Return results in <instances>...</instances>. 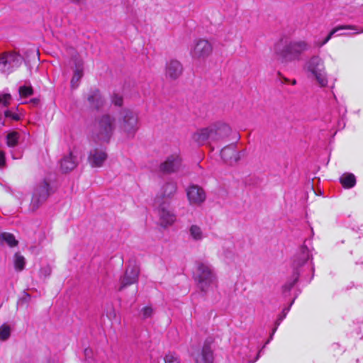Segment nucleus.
<instances>
[{
	"label": "nucleus",
	"instance_id": "f257e3e1",
	"mask_svg": "<svg viewBox=\"0 0 363 363\" xmlns=\"http://www.w3.org/2000/svg\"><path fill=\"white\" fill-rule=\"evenodd\" d=\"M230 126L222 121H216L206 127L201 128L191 136L192 143L197 146H211L213 144L224 141L231 133Z\"/></svg>",
	"mask_w": 363,
	"mask_h": 363
},
{
	"label": "nucleus",
	"instance_id": "f03ea898",
	"mask_svg": "<svg viewBox=\"0 0 363 363\" xmlns=\"http://www.w3.org/2000/svg\"><path fill=\"white\" fill-rule=\"evenodd\" d=\"M117 127V118L110 113H104L95 119L92 138L98 143H108Z\"/></svg>",
	"mask_w": 363,
	"mask_h": 363
},
{
	"label": "nucleus",
	"instance_id": "7ed1b4c3",
	"mask_svg": "<svg viewBox=\"0 0 363 363\" xmlns=\"http://www.w3.org/2000/svg\"><path fill=\"white\" fill-rule=\"evenodd\" d=\"M279 46L277 45L276 52L281 57L282 63L298 60L301 55L309 48V45L304 40H286L282 49Z\"/></svg>",
	"mask_w": 363,
	"mask_h": 363
},
{
	"label": "nucleus",
	"instance_id": "20e7f679",
	"mask_svg": "<svg viewBox=\"0 0 363 363\" xmlns=\"http://www.w3.org/2000/svg\"><path fill=\"white\" fill-rule=\"evenodd\" d=\"M305 69L315 79L320 87L328 86V80L323 60L319 56H313L305 65Z\"/></svg>",
	"mask_w": 363,
	"mask_h": 363
},
{
	"label": "nucleus",
	"instance_id": "39448f33",
	"mask_svg": "<svg viewBox=\"0 0 363 363\" xmlns=\"http://www.w3.org/2000/svg\"><path fill=\"white\" fill-rule=\"evenodd\" d=\"M195 279L199 288L203 292L208 291L216 283V277L212 267L204 262L197 264Z\"/></svg>",
	"mask_w": 363,
	"mask_h": 363
},
{
	"label": "nucleus",
	"instance_id": "423d86ee",
	"mask_svg": "<svg viewBox=\"0 0 363 363\" xmlns=\"http://www.w3.org/2000/svg\"><path fill=\"white\" fill-rule=\"evenodd\" d=\"M120 129L128 137L133 138L139 128L138 116L136 113L130 109L120 111L117 123Z\"/></svg>",
	"mask_w": 363,
	"mask_h": 363
},
{
	"label": "nucleus",
	"instance_id": "0eeeda50",
	"mask_svg": "<svg viewBox=\"0 0 363 363\" xmlns=\"http://www.w3.org/2000/svg\"><path fill=\"white\" fill-rule=\"evenodd\" d=\"M155 206L157 209L159 224L167 228L174 223L176 215L170 201H163L160 197H155Z\"/></svg>",
	"mask_w": 363,
	"mask_h": 363
},
{
	"label": "nucleus",
	"instance_id": "6e6552de",
	"mask_svg": "<svg viewBox=\"0 0 363 363\" xmlns=\"http://www.w3.org/2000/svg\"><path fill=\"white\" fill-rule=\"evenodd\" d=\"M23 61V57L16 52H4L0 54V72L9 74L19 67Z\"/></svg>",
	"mask_w": 363,
	"mask_h": 363
},
{
	"label": "nucleus",
	"instance_id": "1a4fd4ad",
	"mask_svg": "<svg viewBox=\"0 0 363 363\" xmlns=\"http://www.w3.org/2000/svg\"><path fill=\"white\" fill-rule=\"evenodd\" d=\"M50 194V184L46 180H43L38 183L33 191L31 200V208L36 210L43 204Z\"/></svg>",
	"mask_w": 363,
	"mask_h": 363
},
{
	"label": "nucleus",
	"instance_id": "9d476101",
	"mask_svg": "<svg viewBox=\"0 0 363 363\" xmlns=\"http://www.w3.org/2000/svg\"><path fill=\"white\" fill-rule=\"evenodd\" d=\"M212 51L213 47L207 40L199 39L192 46L190 53L193 59L204 60L211 54Z\"/></svg>",
	"mask_w": 363,
	"mask_h": 363
},
{
	"label": "nucleus",
	"instance_id": "9b49d317",
	"mask_svg": "<svg viewBox=\"0 0 363 363\" xmlns=\"http://www.w3.org/2000/svg\"><path fill=\"white\" fill-rule=\"evenodd\" d=\"M186 196L189 204L195 206H201L206 199L204 189L199 185H190L186 189Z\"/></svg>",
	"mask_w": 363,
	"mask_h": 363
},
{
	"label": "nucleus",
	"instance_id": "f8f14e48",
	"mask_svg": "<svg viewBox=\"0 0 363 363\" xmlns=\"http://www.w3.org/2000/svg\"><path fill=\"white\" fill-rule=\"evenodd\" d=\"M181 162L182 160L179 155H171L164 162L160 163L158 167V172L163 174L174 173L179 169Z\"/></svg>",
	"mask_w": 363,
	"mask_h": 363
},
{
	"label": "nucleus",
	"instance_id": "ddd939ff",
	"mask_svg": "<svg viewBox=\"0 0 363 363\" xmlns=\"http://www.w3.org/2000/svg\"><path fill=\"white\" fill-rule=\"evenodd\" d=\"M212 340L207 339L203 346L201 352H193L191 354L196 363H213V352L211 349Z\"/></svg>",
	"mask_w": 363,
	"mask_h": 363
},
{
	"label": "nucleus",
	"instance_id": "4468645a",
	"mask_svg": "<svg viewBox=\"0 0 363 363\" xmlns=\"http://www.w3.org/2000/svg\"><path fill=\"white\" fill-rule=\"evenodd\" d=\"M139 273L140 269L136 264H129L126 268L124 275L120 279L119 291L123 290L127 286L135 283L138 281Z\"/></svg>",
	"mask_w": 363,
	"mask_h": 363
},
{
	"label": "nucleus",
	"instance_id": "2eb2a0df",
	"mask_svg": "<svg viewBox=\"0 0 363 363\" xmlns=\"http://www.w3.org/2000/svg\"><path fill=\"white\" fill-rule=\"evenodd\" d=\"M183 72V66L180 62L171 60L167 62L165 67V77L170 80L177 79Z\"/></svg>",
	"mask_w": 363,
	"mask_h": 363
},
{
	"label": "nucleus",
	"instance_id": "dca6fc26",
	"mask_svg": "<svg viewBox=\"0 0 363 363\" xmlns=\"http://www.w3.org/2000/svg\"><path fill=\"white\" fill-rule=\"evenodd\" d=\"M107 159V153L103 148H94L90 150L88 162L92 167H101Z\"/></svg>",
	"mask_w": 363,
	"mask_h": 363
},
{
	"label": "nucleus",
	"instance_id": "f3484780",
	"mask_svg": "<svg viewBox=\"0 0 363 363\" xmlns=\"http://www.w3.org/2000/svg\"><path fill=\"white\" fill-rule=\"evenodd\" d=\"M74 65V70L72 78L71 79V86L75 89L78 86L79 82L84 75V62L79 55L72 57Z\"/></svg>",
	"mask_w": 363,
	"mask_h": 363
},
{
	"label": "nucleus",
	"instance_id": "a211bd4d",
	"mask_svg": "<svg viewBox=\"0 0 363 363\" xmlns=\"http://www.w3.org/2000/svg\"><path fill=\"white\" fill-rule=\"evenodd\" d=\"M177 191V184L172 180L167 181L161 187L156 197H160L163 201H170Z\"/></svg>",
	"mask_w": 363,
	"mask_h": 363
},
{
	"label": "nucleus",
	"instance_id": "6ab92c4d",
	"mask_svg": "<svg viewBox=\"0 0 363 363\" xmlns=\"http://www.w3.org/2000/svg\"><path fill=\"white\" fill-rule=\"evenodd\" d=\"M220 155L224 162L230 165L235 164L240 158V152L236 150L234 145L223 148Z\"/></svg>",
	"mask_w": 363,
	"mask_h": 363
},
{
	"label": "nucleus",
	"instance_id": "aec40b11",
	"mask_svg": "<svg viewBox=\"0 0 363 363\" xmlns=\"http://www.w3.org/2000/svg\"><path fill=\"white\" fill-rule=\"evenodd\" d=\"M86 97L89 106L93 108L99 110L104 105V98L98 89H91Z\"/></svg>",
	"mask_w": 363,
	"mask_h": 363
},
{
	"label": "nucleus",
	"instance_id": "412c9836",
	"mask_svg": "<svg viewBox=\"0 0 363 363\" xmlns=\"http://www.w3.org/2000/svg\"><path fill=\"white\" fill-rule=\"evenodd\" d=\"M311 257L308 248L305 245L300 247L294 260V265L296 268L303 266Z\"/></svg>",
	"mask_w": 363,
	"mask_h": 363
},
{
	"label": "nucleus",
	"instance_id": "4be33fe9",
	"mask_svg": "<svg viewBox=\"0 0 363 363\" xmlns=\"http://www.w3.org/2000/svg\"><path fill=\"white\" fill-rule=\"evenodd\" d=\"M77 164V157L72 152H69L67 155L64 156L60 162L61 169L64 172H69L73 170Z\"/></svg>",
	"mask_w": 363,
	"mask_h": 363
},
{
	"label": "nucleus",
	"instance_id": "5701e85b",
	"mask_svg": "<svg viewBox=\"0 0 363 363\" xmlns=\"http://www.w3.org/2000/svg\"><path fill=\"white\" fill-rule=\"evenodd\" d=\"M345 29H350L356 30L355 33H363L362 29H358L355 26H340L334 28L328 35V36L320 43H318V45L319 47H321L326 44L331 38L339 30H345Z\"/></svg>",
	"mask_w": 363,
	"mask_h": 363
},
{
	"label": "nucleus",
	"instance_id": "b1692460",
	"mask_svg": "<svg viewBox=\"0 0 363 363\" xmlns=\"http://www.w3.org/2000/svg\"><path fill=\"white\" fill-rule=\"evenodd\" d=\"M189 235L194 241H201L204 238V233L201 228L197 225H192L189 229Z\"/></svg>",
	"mask_w": 363,
	"mask_h": 363
},
{
	"label": "nucleus",
	"instance_id": "393cba45",
	"mask_svg": "<svg viewBox=\"0 0 363 363\" xmlns=\"http://www.w3.org/2000/svg\"><path fill=\"white\" fill-rule=\"evenodd\" d=\"M340 182L344 187L351 188L355 184V177L352 174H345L340 177Z\"/></svg>",
	"mask_w": 363,
	"mask_h": 363
},
{
	"label": "nucleus",
	"instance_id": "a878e982",
	"mask_svg": "<svg viewBox=\"0 0 363 363\" xmlns=\"http://www.w3.org/2000/svg\"><path fill=\"white\" fill-rule=\"evenodd\" d=\"M20 135L16 131L9 133L6 136V144L10 147H16L19 140Z\"/></svg>",
	"mask_w": 363,
	"mask_h": 363
},
{
	"label": "nucleus",
	"instance_id": "bb28decb",
	"mask_svg": "<svg viewBox=\"0 0 363 363\" xmlns=\"http://www.w3.org/2000/svg\"><path fill=\"white\" fill-rule=\"evenodd\" d=\"M0 239L5 241L10 247L16 246L18 242L14 235L9 233H0Z\"/></svg>",
	"mask_w": 363,
	"mask_h": 363
},
{
	"label": "nucleus",
	"instance_id": "cd10ccee",
	"mask_svg": "<svg viewBox=\"0 0 363 363\" xmlns=\"http://www.w3.org/2000/svg\"><path fill=\"white\" fill-rule=\"evenodd\" d=\"M25 264V258L19 253H16L14 256L15 268L18 271H21L24 269Z\"/></svg>",
	"mask_w": 363,
	"mask_h": 363
},
{
	"label": "nucleus",
	"instance_id": "c85d7f7f",
	"mask_svg": "<svg viewBox=\"0 0 363 363\" xmlns=\"http://www.w3.org/2000/svg\"><path fill=\"white\" fill-rule=\"evenodd\" d=\"M11 335V328L7 325H3L0 327V340H6Z\"/></svg>",
	"mask_w": 363,
	"mask_h": 363
},
{
	"label": "nucleus",
	"instance_id": "c756f323",
	"mask_svg": "<svg viewBox=\"0 0 363 363\" xmlns=\"http://www.w3.org/2000/svg\"><path fill=\"white\" fill-rule=\"evenodd\" d=\"M18 91L21 97H28L33 94L31 86H21L19 87Z\"/></svg>",
	"mask_w": 363,
	"mask_h": 363
},
{
	"label": "nucleus",
	"instance_id": "7c9ffc66",
	"mask_svg": "<svg viewBox=\"0 0 363 363\" xmlns=\"http://www.w3.org/2000/svg\"><path fill=\"white\" fill-rule=\"evenodd\" d=\"M12 97L10 94H3L0 92V105L7 107L10 105Z\"/></svg>",
	"mask_w": 363,
	"mask_h": 363
},
{
	"label": "nucleus",
	"instance_id": "2f4dec72",
	"mask_svg": "<svg viewBox=\"0 0 363 363\" xmlns=\"http://www.w3.org/2000/svg\"><path fill=\"white\" fill-rule=\"evenodd\" d=\"M164 362L165 363H179V359L174 353H168L164 357Z\"/></svg>",
	"mask_w": 363,
	"mask_h": 363
},
{
	"label": "nucleus",
	"instance_id": "473e14b6",
	"mask_svg": "<svg viewBox=\"0 0 363 363\" xmlns=\"http://www.w3.org/2000/svg\"><path fill=\"white\" fill-rule=\"evenodd\" d=\"M153 314V309L150 306H145L141 310V315L143 319L150 318Z\"/></svg>",
	"mask_w": 363,
	"mask_h": 363
},
{
	"label": "nucleus",
	"instance_id": "72a5a7b5",
	"mask_svg": "<svg viewBox=\"0 0 363 363\" xmlns=\"http://www.w3.org/2000/svg\"><path fill=\"white\" fill-rule=\"evenodd\" d=\"M123 101V97L118 94H113L111 96V101L115 106H122Z\"/></svg>",
	"mask_w": 363,
	"mask_h": 363
},
{
	"label": "nucleus",
	"instance_id": "f704fd0d",
	"mask_svg": "<svg viewBox=\"0 0 363 363\" xmlns=\"http://www.w3.org/2000/svg\"><path fill=\"white\" fill-rule=\"evenodd\" d=\"M4 116L6 118H11L14 121H18L20 120V116L18 114L12 112L11 111L7 110L4 112Z\"/></svg>",
	"mask_w": 363,
	"mask_h": 363
},
{
	"label": "nucleus",
	"instance_id": "c9c22d12",
	"mask_svg": "<svg viewBox=\"0 0 363 363\" xmlns=\"http://www.w3.org/2000/svg\"><path fill=\"white\" fill-rule=\"evenodd\" d=\"M298 274H294V279L293 281L285 284V286H284L285 290H286V291L291 290V289L294 286V284L298 281Z\"/></svg>",
	"mask_w": 363,
	"mask_h": 363
},
{
	"label": "nucleus",
	"instance_id": "e433bc0d",
	"mask_svg": "<svg viewBox=\"0 0 363 363\" xmlns=\"http://www.w3.org/2000/svg\"><path fill=\"white\" fill-rule=\"evenodd\" d=\"M51 273V269L49 267H43L40 269V275L45 277L49 276Z\"/></svg>",
	"mask_w": 363,
	"mask_h": 363
},
{
	"label": "nucleus",
	"instance_id": "4c0bfd02",
	"mask_svg": "<svg viewBox=\"0 0 363 363\" xmlns=\"http://www.w3.org/2000/svg\"><path fill=\"white\" fill-rule=\"evenodd\" d=\"M6 164L5 153L0 150V167H4Z\"/></svg>",
	"mask_w": 363,
	"mask_h": 363
},
{
	"label": "nucleus",
	"instance_id": "58836bf2",
	"mask_svg": "<svg viewBox=\"0 0 363 363\" xmlns=\"http://www.w3.org/2000/svg\"><path fill=\"white\" fill-rule=\"evenodd\" d=\"M12 157L14 160L21 158V152H18L17 153H12Z\"/></svg>",
	"mask_w": 363,
	"mask_h": 363
},
{
	"label": "nucleus",
	"instance_id": "ea45409f",
	"mask_svg": "<svg viewBox=\"0 0 363 363\" xmlns=\"http://www.w3.org/2000/svg\"><path fill=\"white\" fill-rule=\"evenodd\" d=\"M278 75L283 79L284 83H288L289 82V79L283 77L279 72H278Z\"/></svg>",
	"mask_w": 363,
	"mask_h": 363
},
{
	"label": "nucleus",
	"instance_id": "a19ab883",
	"mask_svg": "<svg viewBox=\"0 0 363 363\" xmlns=\"http://www.w3.org/2000/svg\"><path fill=\"white\" fill-rule=\"evenodd\" d=\"M291 84L293 85H295L296 84V81L295 79H293L292 82H291Z\"/></svg>",
	"mask_w": 363,
	"mask_h": 363
}]
</instances>
